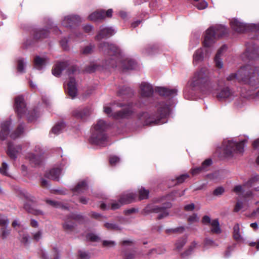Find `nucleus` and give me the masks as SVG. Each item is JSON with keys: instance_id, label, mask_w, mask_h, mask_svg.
I'll return each mask as SVG.
<instances>
[{"instance_id": "1", "label": "nucleus", "mask_w": 259, "mask_h": 259, "mask_svg": "<svg viewBox=\"0 0 259 259\" xmlns=\"http://www.w3.org/2000/svg\"><path fill=\"white\" fill-rule=\"evenodd\" d=\"M190 84L205 94H214L217 90L214 84L210 81L208 71L206 68H201L195 73Z\"/></svg>"}, {"instance_id": "2", "label": "nucleus", "mask_w": 259, "mask_h": 259, "mask_svg": "<svg viewBox=\"0 0 259 259\" xmlns=\"http://www.w3.org/2000/svg\"><path fill=\"white\" fill-rule=\"evenodd\" d=\"M238 79L250 88H259V67L246 65L238 70Z\"/></svg>"}, {"instance_id": "3", "label": "nucleus", "mask_w": 259, "mask_h": 259, "mask_svg": "<svg viewBox=\"0 0 259 259\" xmlns=\"http://www.w3.org/2000/svg\"><path fill=\"white\" fill-rule=\"evenodd\" d=\"M108 127V124L102 119L99 120L92 127V135L90 141L95 145L104 147L107 145L108 137L105 131Z\"/></svg>"}, {"instance_id": "4", "label": "nucleus", "mask_w": 259, "mask_h": 259, "mask_svg": "<svg viewBox=\"0 0 259 259\" xmlns=\"http://www.w3.org/2000/svg\"><path fill=\"white\" fill-rule=\"evenodd\" d=\"M226 32V28L224 26L218 25L210 27L205 32L203 42L204 47L205 48L211 47L217 38L223 36Z\"/></svg>"}, {"instance_id": "5", "label": "nucleus", "mask_w": 259, "mask_h": 259, "mask_svg": "<svg viewBox=\"0 0 259 259\" xmlns=\"http://www.w3.org/2000/svg\"><path fill=\"white\" fill-rule=\"evenodd\" d=\"M246 141V140H243L239 143L234 142L232 140L224 141L223 148L225 156L232 157L235 153H242L244 151V143Z\"/></svg>"}, {"instance_id": "6", "label": "nucleus", "mask_w": 259, "mask_h": 259, "mask_svg": "<svg viewBox=\"0 0 259 259\" xmlns=\"http://www.w3.org/2000/svg\"><path fill=\"white\" fill-rule=\"evenodd\" d=\"M76 71L75 67H72L68 71L69 79L67 83V87L66 88L68 95L72 99H74L77 95V84L74 78L71 76V74L74 73Z\"/></svg>"}, {"instance_id": "7", "label": "nucleus", "mask_w": 259, "mask_h": 259, "mask_svg": "<svg viewBox=\"0 0 259 259\" xmlns=\"http://www.w3.org/2000/svg\"><path fill=\"white\" fill-rule=\"evenodd\" d=\"M104 112L108 116H112L116 119L126 118L130 116L133 112V110L131 106H128L122 111L112 113V109L110 107L105 106L104 107Z\"/></svg>"}, {"instance_id": "8", "label": "nucleus", "mask_w": 259, "mask_h": 259, "mask_svg": "<svg viewBox=\"0 0 259 259\" xmlns=\"http://www.w3.org/2000/svg\"><path fill=\"white\" fill-rule=\"evenodd\" d=\"M100 47L103 52L109 56H116L120 53L119 49L116 46L106 42L101 44Z\"/></svg>"}, {"instance_id": "9", "label": "nucleus", "mask_w": 259, "mask_h": 259, "mask_svg": "<svg viewBox=\"0 0 259 259\" xmlns=\"http://www.w3.org/2000/svg\"><path fill=\"white\" fill-rule=\"evenodd\" d=\"M244 55L249 59L258 58L259 57V47L254 45L247 46Z\"/></svg>"}, {"instance_id": "10", "label": "nucleus", "mask_w": 259, "mask_h": 259, "mask_svg": "<svg viewBox=\"0 0 259 259\" xmlns=\"http://www.w3.org/2000/svg\"><path fill=\"white\" fill-rule=\"evenodd\" d=\"M153 93V89L151 84L147 82H142L140 85V95L143 98L151 97Z\"/></svg>"}, {"instance_id": "11", "label": "nucleus", "mask_w": 259, "mask_h": 259, "mask_svg": "<svg viewBox=\"0 0 259 259\" xmlns=\"http://www.w3.org/2000/svg\"><path fill=\"white\" fill-rule=\"evenodd\" d=\"M208 52L205 48H200L197 50L193 55V64L196 65L199 62L202 61L204 57H206Z\"/></svg>"}, {"instance_id": "12", "label": "nucleus", "mask_w": 259, "mask_h": 259, "mask_svg": "<svg viewBox=\"0 0 259 259\" xmlns=\"http://www.w3.org/2000/svg\"><path fill=\"white\" fill-rule=\"evenodd\" d=\"M114 33V30L111 28L102 27L98 34L96 36V39L100 40L104 37H109Z\"/></svg>"}, {"instance_id": "13", "label": "nucleus", "mask_w": 259, "mask_h": 259, "mask_svg": "<svg viewBox=\"0 0 259 259\" xmlns=\"http://www.w3.org/2000/svg\"><path fill=\"white\" fill-rule=\"evenodd\" d=\"M140 119L146 125H154L160 124V119H154V118L150 116L148 113H143Z\"/></svg>"}, {"instance_id": "14", "label": "nucleus", "mask_w": 259, "mask_h": 259, "mask_svg": "<svg viewBox=\"0 0 259 259\" xmlns=\"http://www.w3.org/2000/svg\"><path fill=\"white\" fill-rule=\"evenodd\" d=\"M15 109L18 114L21 115L25 112L26 105L24 99L21 96H18L15 99Z\"/></svg>"}, {"instance_id": "15", "label": "nucleus", "mask_w": 259, "mask_h": 259, "mask_svg": "<svg viewBox=\"0 0 259 259\" xmlns=\"http://www.w3.org/2000/svg\"><path fill=\"white\" fill-rule=\"evenodd\" d=\"M156 91L161 96L173 97L177 95V90L176 89H168L164 87H158Z\"/></svg>"}, {"instance_id": "16", "label": "nucleus", "mask_w": 259, "mask_h": 259, "mask_svg": "<svg viewBox=\"0 0 259 259\" xmlns=\"http://www.w3.org/2000/svg\"><path fill=\"white\" fill-rule=\"evenodd\" d=\"M11 124V123L10 121H4L1 124V130L0 131V139L2 140H4L7 138L9 134V129Z\"/></svg>"}, {"instance_id": "17", "label": "nucleus", "mask_w": 259, "mask_h": 259, "mask_svg": "<svg viewBox=\"0 0 259 259\" xmlns=\"http://www.w3.org/2000/svg\"><path fill=\"white\" fill-rule=\"evenodd\" d=\"M231 26L233 30L239 33L243 32L246 30L245 25L236 19L231 20Z\"/></svg>"}, {"instance_id": "18", "label": "nucleus", "mask_w": 259, "mask_h": 259, "mask_svg": "<svg viewBox=\"0 0 259 259\" xmlns=\"http://www.w3.org/2000/svg\"><path fill=\"white\" fill-rule=\"evenodd\" d=\"M227 49L226 46H222L218 51L214 57V62L215 66L218 68H222L223 63L221 58V56L225 51Z\"/></svg>"}, {"instance_id": "19", "label": "nucleus", "mask_w": 259, "mask_h": 259, "mask_svg": "<svg viewBox=\"0 0 259 259\" xmlns=\"http://www.w3.org/2000/svg\"><path fill=\"white\" fill-rule=\"evenodd\" d=\"M7 154L12 159H15L17 157V154L20 152L21 147L19 146L14 147L12 143H9Z\"/></svg>"}, {"instance_id": "20", "label": "nucleus", "mask_w": 259, "mask_h": 259, "mask_svg": "<svg viewBox=\"0 0 259 259\" xmlns=\"http://www.w3.org/2000/svg\"><path fill=\"white\" fill-rule=\"evenodd\" d=\"M80 21V18L76 16H68L64 18L62 24L65 27H71Z\"/></svg>"}, {"instance_id": "21", "label": "nucleus", "mask_w": 259, "mask_h": 259, "mask_svg": "<svg viewBox=\"0 0 259 259\" xmlns=\"http://www.w3.org/2000/svg\"><path fill=\"white\" fill-rule=\"evenodd\" d=\"M105 18V12L103 10L96 11L91 14L88 19L93 21H101Z\"/></svg>"}, {"instance_id": "22", "label": "nucleus", "mask_w": 259, "mask_h": 259, "mask_svg": "<svg viewBox=\"0 0 259 259\" xmlns=\"http://www.w3.org/2000/svg\"><path fill=\"white\" fill-rule=\"evenodd\" d=\"M48 62L47 58L36 56L34 60V67L37 69L40 70L45 67Z\"/></svg>"}, {"instance_id": "23", "label": "nucleus", "mask_w": 259, "mask_h": 259, "mask_svg": "<svg viewBox=\"0 0 259 259\" xmlns=\"http://www.w3.org/2000/svg\"><path fill=\"white\" fill-rule=\"evenodd\" d=\"M136 195L132 192H126L121 196L119 202L121 204H127L132 202L135 198Z\"/></svg>"}, {"instance_id": "24", "label": "nucleus", "mask_w": 259, "mask_h": 259, "mask_svg": "<svg viewBox=\"0 0 259 259\" xmlns=\"http://www.w3.org/2000/svg\"><path fill=\"white\" fill-rule=\"evenodd\" d=\"M61 174V169L60 168H53L46 174V176L49 179L58 181Z\"/></svg>"}, {"instance_id": "25", "label": "nucleus", "mask_w": 259, "mask_h": 259, "mask_svg": "<svg viewBox=\"0 0 259 259\" xmlns=\"http://www.w3.org/2000/svg\"><path fill=\"white\" fill-rule=\"evenodd\" d=\"M91 112V109L85 108L82 110H76L74 112V115L77 118L84 119L88 116Z\"/></svg>"}, {"instance_id": "26", "label": "nucleus", "mask_w": 259, "mask_h": 259, "mask_svg": "<svg viewBox=\"0 0 259 259\" xmlns=\"http://www.w3.org/2000/svg\"><path fill=\"white\" fill-rule=\"evenodd\" d=\"M152 212L158 213L157 219L159 220L163 219L168 215L167 210L163 207L154 206L152 209Z\"/></svg>"}, {"instance_id": "27", "label": "nucleus", "mask_w": 259, "mask_h": 259, "mask_svg": "<svg viewBox=\"0 0 259 259\" xmlns=\"http://www.w3.org/2000/svg\"><path fill=\"white\" fill-rule=\"evenodd\" d=\"M160 118L165 117L169 112V107L164 103H160L157 107Z\"/></svg>"}, {"instance_id": "28", "label": "nucleus", "mask_w": 259, "mask_h": 259, "mask_svg": "<svg viewBox=\"0 0 259 259\" xmlns=\"http://www.w3.org/2000/svg\"><path fill=\"white\" fill-rule=\"evenodd\" d=\"M66 66V64L64 62L57 64L52 69V74L56 76H59Z\"/></svg>"}, {"instance_id": "29", "label": "nucleus", "mask_w": 259, "mask_h": 259, "mask_svg": "<svg viewBox=\"0 0 259 259\" xmlns=\"http://www.w3.org/2000/svg\"><path fill=\"white\" fill-rule=\"evenodd\" d=\"M87 189V184L85 181H82L78 183L76 186L72 189L73 192L81 193L84 192Z\"/></svg>"}, {"instance_id": "30", "label": "nucleus", "mask_w": 259, "mask_h": 259, "mask_svg": "<svg viewBox=\"0 0 259 259\" xmlns=\"http://www.w3.org/2000/svg\"><path fill=\"white\" fill-rule=\"evenodd\" d=\"M233 94L232 91L228 88H225L221 90V91L218 93L217 97L219 99H225L230 97Z\"/></svg>"}, {"instance_id": "31", "label": "nucleus", "mask_w": 259, "mask_h": 259, "mask_svg": "<svg viewBox=\"0 0 259 259\" xmlns=\"http://www.w3.org/2000/svg\"><path fill=\"white\" fill-rule=\"evenodd\" d=\"M75 226V225L74 222L69 219L66 220L62 225L64 230L67 233L73 231Z\"/></svg>"}, {"instance_id": "32", "label": "nucleus", "mask_w": 259, "mask_h": 259, "mask_svg": "<svg viewBox=\"0 0 259 259\" xmlns=\"http://www.w3.org/2000/svg\"><path fill=\"white\" fill-rule=\"evenodd\" d=\"M211 231L213 233L219 234L221 232L220 224L217 219L213 220L211 222Z\"/></svg>"}, {"instance_id": "33", "label": "nucleus", "mask_w": 259, "mask_h": 259, "mask_svg": "<svg viewBox=\"0 0 259 259\" xmlns=\"http://www.w3.org/2000/svg\"><path fill=\"white\" fill-rule=\"evenodd\" d=\"M65 124L63 122H60L55 125L52 129L50 135L51 136L52 134L55 135L59 134L62 131L64 128Z\"/></svg>"}, {"instance_id": "34", "label": "nucleus", "mask_w": 259, "mask_h": 259, "mask_svg": "<svg viewBox=\"0 0 259 259\" xmlns=\"http://www.w3.org/2000/svg\"><path fill=\"white\" fill-rule=\"evenodd\" d=\"M23 131L24 126L22 124H20L15 131L10 134V137L12 139H15L23 133Z\"/></svg>"}, {"instance_id": "35", "label": "nucleus", "mask_w": 259, "mask_h": 259, "mask_svg": "<svg viewBox=\"0 0 259 259\" xmlns=\"http://www.w3.org/2000/svg\"><path fill=\"white\" fill-rule=\"evenodd\" d=\"M233 236L236 240H240L242 239L240 234L239 226L238 224H235L233 227Z\"/></svg>"}, {"instance_id": "36", "label": "nucleus", "mask_w": 259, "mask_h": 259, "mask_svg": "<svg viewBox=\"0 0 259 259\" xmlns=\"http://www.w3.org/2000/svg\"><path fill=\"white\" fill-rule=\"evenodd\" d=\"M122 64L124 69H133L136 65V63L133 60H126L122 62Z\"/></svg>"}, {"instance_id": "37", "label": "nucleus", "mask_w": 259, "mask_h": 259, "mask_svg": "<svg viewBox=\"0 0 259 259\" xmlns=\"http://www.w3.org/2000/svg\"><path fill=\"white\" fill-rule=\"evenodd\" d=\"M149 192L144 188L141 187L139 189V195L140 199H145L148 197Z\"/></svg>"}, {"instance_id": "38", "label": "nucleus", "mask_w": 259, "mask_h": 259, "mask_svg": "<svg viewBox=\"0 0 259 259\" xmlns=\"http://www.w3.org/2000/svg\"><path fill=\"white\" fill-rule=\"evenodd\" d=\"M217 246L218 244L211 239L206 238L204 241V247L205 249L215 247Z\"/></svg>"}, {"instance_id": "39", "label": "nucleus", "mask_w": 259, "mask_h": 259, "mask_svg": "<svg viewBox=\"0 0 259 259\" xmlns=\"http://www.w3.org/2000/svg\"><path fill=\"white\" fill-rule=\"evenodd\" d=\"M26 62L24 59L20 58L18 60L17 70L18 72L23 73L24 72Z\"/></svg>"}, {"instance_id": "40", "label": "nucleus", "mask_w": 259, "mask_h": 259, "mask_svg": "<svg viewBox=\"0 0 259 259\" xmlns=\"http://www.w3.org/2000/svg\"><path fill=\"white\" fill-rule=\"evenodd\" d=\"M28 158H29L30 161L34 165H37L40 163L39 157L33 154H30L29 156H28Z\"/></svg>"}, {"instance_id": "41", "label": "nucleus", "mask_w": 259, "mask_h": 259, "mask_svg": "<svg viewBox=\"0 0 259 259\" xmlns=\"http://www.w3.org/2000/svg\"><path fill=\"white\" fill-rule=\"evenodd\" d=\"M24 208L32 213H33L35 215H42L43 214V212L40 210L35 209L33 208L30 207L27 204H25L24 205Z\"/></svg>"}, {"instance_id": "42", "label": "nucleus", "mask_w": 259, "mask_h": 259, "mask_svg": "<svg viewBox=\"0 0 259 259\" xmlns=\"http://www.w3.org/2000/svg\"><path fill=\"white\" fill-rule=\"evenodd\" d=\"M186 243V240L185 238H182L179 239L176 243V249L178 251H180L183 248Z\"/></svg>"}, {"instance_id": "43", "label": "nucleus", "mask_w": 259, "mask_h": 259, "mask_svg": "<svg viewBox=\"0 0 259 259\" xmlns=\"http://www.w3.org/2000/svg\"><path fill=\"white\" fill-rule=\"evenodd\" d=\"M104 227L109 230H119L120 228L116 224L111 223H106L104 225Z\"/></svg>"}, {"instance_id": "44", "label": "nucleus", "mask_w": 259, "mask_h": 259, "mask_svg": "<svg viewBox=\"0 0 259 259\" xmlns=\"http://www.w3.org/2000/svg\"><path fill=\"white\" fill-rule=\"evenodd\" d=\"M196 245L197 243L195 242H193L189 247V249L182 254V257H185L190 255L193 251L194 249L196 247Z\"/></svg>"}, {"instance_id": "45", "label": "nucleus", "mask_w": 259, "mask_h": 259, "mask_svg": "<svg viewBox=\"0 0 259 259\" xmlns=\"http://www.w3.org/2000/svg\"><path fill=\"white\" fill-rule=\"evenodd\" d=\"M46 202L51 205V206L56 207V208H64V206L63 204L58 201L51 200H47Z\"/></svg>"}, {"instance_id": "46", "label": "nucleus", "mask_w": 259, "mask_h": 259, "mask_svg": "<svg viewBox=\"0 0 259 259\" xmlns=\"http://www.w3.org/2000/svg\"><path fill=\"white\" fill-rule=\"evenodd\" d=\"M86 238L88 240L96 242L100 240L99 236L93 233H89L86 236Z\"/></svg>"}, {"instance_id": "47", "label": "nucleus", "mask_w": 259, "mask_h": 259, "mask_svg": "<svg viewBox=\"0 0 259 259\" xmlns=\"http://www.w3.org/2000/svg\"><path fill=\"white\" fill-rule=\"evenodd\" d=\"M115 245V242L112 240H103L102 242L103 246L108 248L113 247Z\"/></svg>"}, {"instance_id": "48", "label": "nucleus", "mask_w": 259, "mask_h": 259, "mask_svg": "<svg viewBox=\"0 0 259 259\" xmlns=\"http://www.w3.org/2000/svg\"><path fill=\"white\" fill-rule=\"evenodd\" d=\"M259 179L258 177H255L250 179L247 182L243 184L244 187H250L252 185Z\"/></svg>"}, {"instance_id": "49", "label": "nucleus", "mask_w": 259, "mask_h": 259, "mask_svg": "<svg viewBox=\"0 0 259 259\" xmlns=\"http://www.w3.org/2000/svg\"><path fill=\"white\" fill-rule=\"evenodd\" d=\"M9 223V221L6 216L0 214V226L7 227Z\"/></svg>"}, {"instance_id": "50", "label": "nucleus", "mask_w": 259, "mask_h": 259, "mask_svg": "<svg viewBox=\"0 0 259 259\" xmlns=\"http://www.w3.org/2000/svg\"><path fill=\"white\" fill-rule=\"evenodd\" d=\"M238 72L237 73V74L235 73H231L229 75H228L227 76V80H228V81H234L236 79H237L240 82H242V81H240L239 79H238Z\"/></svg>"}, {"instance_id": "51", "label": "nucleus", "mask_w": 259, "mask_h": 259, "mask_svg": "<svg viewBox=\"0 0 259 259\" xmlns=\"http://www.w3.org/2000/svg\"><path fill=\"white\" fill-rule=\"evenodd\" d=\"M8 168V165L6 162H3L2 164V167H0V172L5 176H8L7 169Z\"/></svg>"}, {"instance_id": "52", "label": "nucleus", "mask_w": 259, "mask_h": 259, "mask_svg": "<svg viewBox=\"0 0 259 259\" xmlns=\"http://www.w3.org/2000/svg\"><path fill=\"white\" fill-rule=\"evenodd\" d=\"M195 6L199 10H203L207 7L208 4L206 1H203L199 3L195 4Z\"/></svg>"}, {"instance_id": "53", "label": "nucleus", "mask_w": 259, "mask_h": 259, "mask_svg": "<svg viewBox=\"0 0 259 259\" xmlns=\"http://www.w3.org/2000/svg\"><path fill=\"white\" fill-rule=\"evenodd\" d=\"M93 51V47L90 45L82 49L81 52L84 55L91 54Z\"/></svg>"}, {"instance_id": "54", "label": "nucleus", "mask_w": 259, "mask_h": 259, "mask_svg": "<svg viewBox=\"0 0 259 259\" xmlns=\"http://www.w3.org/2000/svg\"><path fill=\"white\" fill-rule=\"evenodd\" d=\"M189 177L188 174H183L177 178L176 181H177L176 184L182 183L186 179Z\"/></svg>"}, {"instance_id": "55", "label": "nucleus", "mask_w": 259, "mask_h": 259, "mask_svg": "<svg viewBox=\"0 0 259 259\" xmlns=\"http://www.w3.org/2000/svg\"><path fill=\"white\" fill-rule=\"evenodd\" d=\"M48 32L45 30H40L35 35L36 38H44L47 37Z\"/></svg>"}, {"instance_id": "56", "label": "nucleus", "mask_w": 259, "mask_h": 259, "mask_svg": "<svg viewBox=\"0 0 259 259\" xmlns=\"http://www.w3.org/2000/svg\"><path fill=\"white\" fill-rule=\"evenodd\" d=\"M79 259H89L90 255L86 252L79 251L78 253Z\"/></svg>"}, {"instance_id": "57", "label": "nucleus", "mask_w": 259, "mask_h": 259, "mask_svg": "<svg viewBox=\"0 0 259 259\" xmlns=\"http://www.w3.org/2000/svg\"><path fill=\"white\" fill-rule=\"evenodd\" d=\"M224 192V189L222 187H219L216 188L213 191V195L215 196H220L223 194Z\"/></svg>"}, {"instance_id": "58", "label": "nucleus", "mask_w": 259, "mask_h": 259, "mask_svg": "<svg viewBox=\"0 0 259 259\" xmlns=\"http://www.w3.org/2000/svg\"><path fill=\"white\" fill-rule=\"evenodd\" d=\"M233 191L237 194L241 193L243 191V186L237 185L235 186L233 189Z\"/></svg>"}, {"instance_id": "59", "label": "nucleus", "mask_w": 259, "mask_h": 259, "mask_svg": "<svg viewBox=\"0 0 259 259\" xmlns=\"http://www.w3.org/2000/svg\"><path fill=\"white\" fill-rule=\"evenodd\" d=\"M32 235L33 239H34L36 241H38L41 238L42 232L40 230L34 233Z\"/></svg>"}, {"instance_id": "60", "label": "nucleus", "mask_w": 259, "mask_h": 259, "mask_svg": "<svg viewBox=\"0 0 259 259\" xmlns=\"http://www.w3.org/2000/svg\"><path fill=\"white\" fill-rule=\"evenodd\" d=\"M253 195H254V194H253L252 191L251 190H248L243 194L242 197L245 199L253 198Z\"/></svg>"}, {"instance_id": "61", "label": "nucleus", "mask_w": 259, "mask_h": 259, "mask_svg": "<svg viewBox=\"0 0 259 259\" xmlns=\"http://www.w3.org/2000/svg\"><path fill=\"white\" fill-rule=\"evenodd\" d=\"M243 203L241 201H238L234 207V211L238 212L243 208Z\"/></svg>"}, {"instance_id": "62", "label": "nucleus", "mask_w": 259, "mask_h": 259, "mask_svg": "<svg viewBox=\"0 0 259 259\" xmlns=\"http://www.w3.org/2000/svg\"><path fill=\"white\" fill-rule=\"evenodd\" d=\"M119 161V158L116 156H111L110 158V163L111 165H115Z\"/></svg>"}, {"instance_id": "63", "label": "nucleus", "mask_w": 259, "mask_h": 259, "mask_svg": "<svg viewBox=\"0 0 259 259\" xmlns=\"http://www.w3.org/2000/svg\"><path fill=\"white\" fill-rule=\"evenodd\" d=\"M10 233V230L7 229L6 228H2V234L1 236L3 238H6Z\"/></svg>"}, {"instance_id": "64", "label": "nucleus", "mask_w": 259, "mask_h": 259, "mask_svg": "<svg viewBox=\"0 0 259 259\" xmlns=\"http://www.w3.org/2000/svg\"><path fill=\"white\" fill-rule=\"evenodd\" d=\"M211 164V160L210 159H207L205 160H204L202 163L201 166L203 167V168L205 170L207 166L210 165Z\"/></svg>"}]
</instances>
